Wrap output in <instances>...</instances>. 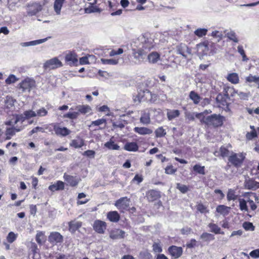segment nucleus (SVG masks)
<instances>
[{"instance_id":"obj_3","label":"nucleus","mask_w":259,"mask_h":259,"mask_svg":"<svg viewBox=\"0 0 259 259\" xmlns=\"http://www.w3.org/2000/svg\"><path fill=\"white\" fill-rule=\"evenodd\" d=\"M245 157L244 154L242 153H232L228 158L229 163H231L237 168L240 167L241 166Z\"/></svg>"},{"instance_id":"obj_53","label":"nucleus","mask_w":259,"mask_h":259,"mask_svg":"<svg viewBox=\"0 0 259 259\" xmlns=\"http://www.w3.org/2000/svg\"><path fill=\"white\" fill-rule=\"evenodd\" d=\"M153 250L156 253H160L162 251V247L160 242H154L152 245Z\"/></svg>"},{"instance_id":"obj_44","label":"nucleus","mask_w":259,"mask_h":259,"mask_svg":"<svg viewBox=\"0 0 259 259\" xmlns=\"http://www.w3.org/2000/svg\"><path fill=\"white\" fill-rule=\"evenodd\" d=\"M23 115H24V117H23V119L24 118L29 119L32 117H36V112L32 110L25 111L24 112Z\"/></svg>"},{"instance_id":"obj_59","label":"nucleus","mask_w":259,"mask_h":259,"mask_svg":"<svg viewBox=\"0 0 259 259\" xmlns=\"http://www.w3.org/2000/svg\"><path fill=\"white\" fill-rule=\"evenodd\" d=\"M177 188L182 193H185L188 190V188L187 186L180 183L177 184Z\"/></svg>"},{"instance_id":"obj_13","label":"nucleus","mask_w":259,"mask_h":259,"mask_svg":"<svg viewBox=\"0 0 259 259\" xmlns=\"http://www.w3.org/2000/svg\"><path fill=\"white\" fill-rule=\"evenodd\" d=\"M54 131L55 134L60 136L65 137L69 135L71 131L65 127H61L58 125H54Z\"/></svg>"},{"instance_id":"obj_43","label":"nucleus","mask_w":259,"mask_h":259,"mask_svg":"<svg viewBox=\"0 0 259 259\" xmlns=\"http://www.w3.org/2000/svg\"><path fill=\"white\" fill-rule=\"evenodd\" d=\"M155 134L156 138H161L164 137L166 132L162 126H160L155 130Z\"/></svg>"},{"instance_id":"obj_33","label":"nucleus","mask_w":259,"mask_h":259,"mask_svg":"<svg viewBox=\"0 0 259 259\" xmlns=\"http://www.w3.org/2000/svg\"><path fill=\"white\" fill-rule=\"evenodd\" d=\"M20 131V128H17L16 127L7 128L6 132V135L7 136L6 140H10L12 136L15 135L16 132H18Z\"/></svg>"},{"instance_id":"obj_8","label":"nucleus","mask_w":259,"mask_h":259,"mask_svg":"<svg viewBox=\"0 0 259 259\" xmlns=\"http://www.w3.org/2000/svg\"><path fill=\"white\" fill-rule=\"evenodd\" d=\"M49 241L52 244L62 243L63 241V237L58 232H52L48 237Z\"/></svg>"},{"instance_id":"obj_28","label":"nucleus","mask_w":259,"mask_h":259,"mask_svg":"<svg viewBox=\"0 0 259 259\" xmlns=\"http://www.w3.org/2000/svg\"><path fill=\"white\" fill-rule=\"evenodd\" d=\"M24 120L23 117L22 115H17L13 116V118L9 121L7 122L6 124L8 125H14L18 122H23Z\"/></svg>"},{"instance_id":"obj_48","label":"nucleus","mask_w":259,"mask_h":259,"mask_svg":"<svg viewBox=\"0 0 259 259\" xmlns=\"http://www.w3.org/2000/svg\"><path fill=\"white\" fill-rule=\"evenodd\" d=\"M227 198L229 201L235 200L237 198V195H235L234 190L231 189H229L227 195Z\"/></svg>"},{"instance_id":"obj_29","label":"nucleus","mask_w":259,"mask_h":259,"mask_svg":"<svg viewBox=\"0 0 259 259\" xmlns=\"http://www.w3.org/2000/svg\"><path fill=\"white\" fill-rule=\"evenodd\" d=\"M227 80L233 84H237L239 82L238 74L236 73H230L227 75Z\"/></svg>"},{"instance_id":"obj_60","label":"nucleus","mask_w":259,"mask_h":259,"mask_svg":"<svg viewBox=\"0 0 259 259\" xmlns=\"http://www.w3.org/2000/svg\"><path fill=\"white\" fill-rule=\"evenodd\" d=\"M36 241L38 244H42L44 241V233L42 232H39L36 234Z\"/></svg>"},{"instance_id":"obj_41","label":"nucleus","mask_w":259,"mask_h":259,"mask_svg":"<svg viewBox=\"0 0 259 259\" xmlns=\"http://www.w3.org/2000/svg\"><path fill=\"white\" fill-rule=\"evenodd\" d=\"M104 146L107 148L109 149L110 150H119V146L115 144L114 142L110 140L109 141L106 142Z\"/></svg>"},{"instance_id":"obj_9","label":"nucleus","mask_w":259,"mask_h":259,"mask_svg":"<svg viewBox=\"0 0 259 259\" xmlns=\"http://www.w3.org/2000/svg\"><path fill=\"white\" fill-rule=\"evenodd\" d=\"M93 227L98 233L104 234L106 229V223L100 220H96L94 222Z\"/></svg>"},{"instance_id":"obj_21","label":"nucleus","mask_w":259,"mask_h":259,"mask_svg":"<svg viewBox=\"0 0 259 259\" xmlns=\"http://www.w3.org/2000/svg\"><path fill=\"white\" fill-rule=\"evenodd\" d=\"M150 63H156L160 60V55L156 52H153L149 54L147 58Z\"/></svg>"},{"instance_id":"obj_22","label":"nucleus","mask_w":259,"mask_h":259,"mask_svg":"<svg viewBox=\"0 0 259 259\" xmlns=\"http://www.w3.org/2000/svg\"><path fill=\"white\" fill-rule=\"evenodd\" d=\"M64 179L68 184L71 186H75L78 183V180L75 177L70 176L66 174L64 175Z\"/></svg>"},{"instance_id":"obj_17","label":"nucleus","mask_w":259,"mask_h":259,"mask_svg":"<svg viewBox=\"0 0 259 259\" xmlns=\"http://www.w3.org/2000/svg\"><path fill=\"white\" fill-rule=\"evenodd\" d=\"M107 124V120L105 118H101L98 120L92 121L91 124L89 125L90 127H92L93 126H99V129L103 130L104 129Z\"/></svg>"},{"instance_id":"obj_15","label":"nucleus","mask_w":259,"mask_h":259,"mask_svg":"<svg viewBox=\"0 0 259 259\" xmlns=\"http://www.w3.org/2000/svg\"><path fill=\"white\" fill-rule=\"evenodd\" d=\"M168 251L171 256L177 258L182 255L183 249L181 247L172 246L168 248Z\"/></svg>"},{"instance_id":"obj_42","label":"nucleus","mask_w":259,"mask_h":259,"mask_svg":"<svg viewBox=\"0 0 259 259\" xmlns=\"http://www.w3.org/2000/svg\"><path fill=\"white\" fill-rule=\"evenodd\" d=\"M245 82L246 83H258L259 76L249 74V75L245 77Z\"/></svg>"},{"instance_id":"obj_18","label":"nucleus","mask_w":259,"mask_h":259,"mask_svg":"<svg viewBox=\"0 0 259 259\" xmlns=\"http://www.w3.org/2000/svg\"><path fill=\"white\" fill-rule=\"evenodd\" d=\"M109 236L112 239L123 238L125 236V232L121 230L115 229L111 231Z\"/></svg>"},{"instance_id":"obj_52","label":"nucleus","mask_w":259,"mask_h":259,"mask_svg":"<svg viewBox=\"0 0 259 259\" xmlns=\"http://www.w3.org/2000/svg\"><path fill=\"white\" fill-rule=\"evenodd\" d=\"M18 79L16 77L15 75L13 74H11L6 79V83L8 84H10L11 83H15L17 81Z\"/></svg>"},{"instance_id":"obj_25","label":"nucleus","mask_w":259,"mask_h":259,"mask_svg":"<svg viewBox=\"0 0 259 259\" xmlns=\"http://www.w3.org/2000/svg\"><path fill=\"white\" fill-rule=\"evenodd\" d=\"M107 217L109 220L112 222H117L120 219V215L116 211L109 212Z\"/></svg>"},{"instance_id":"obj_56","label":"nucleus","mask_w":259,"mask_h":259,"mask_svg":"<svg viewBox=\"0 0 259 259\" xmlns=\"http://www.w3.org/2000/svg\"><path fill=\"white\" fill-rule=\"evenodd\" d=\"M243 227L244 229L246 231H253L254 230V227L252 223L246 222L243 224Z\"/></svg>"},{"instance_id":"obj_10","label":"nucleus","mask_w":259,"mask_h":259,"mask_svg":"<svg viewBox=\"0 0 259 259\" xmlns=\"http://www.w3.org/2000/svg\"><path fill=\"white\" fill-rule=\"evenodd\" d=\"M143 96H142L141 94H139L137 97L139 102L145 100L143 97H145V99L150 101L151 102H154L156 100V96L155 94H152V93L149 91H146L143 93Z\"/></svg>"},{"instance_id":"obj_1","label":"nucleus","mask_w":259,"mask_h":259,"mask_svg":"<svg viewBox=\"0 0 259 259\" xmlns=\"http://www.w3.org/2000/svg\"><path fill=\"white\" fill-rule=\"evenodd\" d=\"M154 47L153 39L142 36L132 46L133 55L134 58L139 61L143 62L150 50Z\"/></svg>"},{"instance_id":"obj_12","label":"nucleus","mask_w":259,"mask_h":259,"mask_svg":"<svg viewBox=\"0 0 259 259\" xmlns=\"http://www.w3.org/2000/svg\"><path fill=\"white\" fill-rule=\"evenodd\" d=\"M244 186L247 189L255 190L259 188V183L248 178L245 180Z\"/></svg>"},{"instance_id":"obj_49","label":"nucleus","mask_w":259,"mask_h":259,"mask_svg":"<svg viewBox=\"0 0 259 259\" xmlns=\"http://www.w3.org/2000/svg\"><path fill=\"white\" fill-rule=\"evenodd\" d=\"M227 37L230 40L235 42H238V39L236 36V33L233 31H230L226 34Z\"/></svg>"},{"instance_id":"obj_11","label":"nucleus","mask_w":259,"mask_h":259,"mask_svg":"<svg viewBox=\"0 0 259 259\" xmlns=\"http://www.w3.org/2000/svg\"><path fill=\"white\" fill-rule=\"evenodd\" d=\"M177 53L187 58L188 54H191V50L184 44H181L177 47Z\"/></svg>"},{"instance_id":"obj_4","label":"nucleus","mask_w":259,"mask_h":259,"mask_svg":"<svg viewBox=\"0 0 259 259\" xmlns=\"http://www.w3.org/2000/svg\"><path fill=\"white\" fill-rule=\"evenodd\" d=\"M42 8V5L39 3L33 2L27 5V12L29 16H33L40 12Z\"/></svg>"},{"instance_id":"obj_20","label":"nucleus","mask_w":259,"mask_h":259,"mask_svg":"<svg viewBox=\"0 0 259 259\" xmlns=\"http://www.w3.org/2000/svg\"><path fill=\"white\" fill-rule=\"evenodd\" d=\"M65 61L70 65H74L77 63L76 55L74 53H70L65 56Z\"/></svg>"},{"instance_id":"obj_51","label":"nucleus","mask_w":259,"mask_h":259,"mask_svg":"<svg viewBox=\"0 0 259 259\" xmlns=\"http://www.w3.org/2000/svg\"><path fill=\"white\" fill-rule=\"evenodd\" d=\"M17 237V234H15L13 232H10L7 237V240L10 243H12L14 242Z\"/></svg>"},{"instance_id":"obj_2","label":"nucleus","mask_w":259,"mask_h":259,"mask_svg":"<svg viewBox=\"0 0 259 259\" xmlns=\"http://www.w3.org/2000/svg\"><path fill=\"white\" fill-rule=\"evenodd\" d=\"M223 117L216 114H212L206 117H203L201 122L207 125L219 126L223 124Z\"/></svg>"},{"instance_id":"obj_35","label":"nucleus","mask_w":259,"mask_h":259,"mask_svg":"<svg viewBox=\"0 0 259 259\" xmlns=\"http://www.w3.org/2000/svg\"><path fill=\"white\" fill-rule=\"evenodd\" d=\"M189 97V98L193 101L194 104L196 105L199 103L201 99L199 95L193 91L190 92Z\"/></svg>"},{"instance_id":"obj_39","label":"nucleus","mask_w":259,"mask_h":259,"mask_svg":"<svg viewBox=\"0 0 259 259\" xmlns=\"http://www.w3.org/2000/svg\"><path fill=\"white\" fill-rule=\"evenodd\" d=\"M75 109L82 114H85L89 112L91 109L88 105H79L76 106Z\"/></svg>"},{"instance_id":"obj_27","label":"nucleus","mask_w":259,"mask_h":259,"mask_svg":"<svg viewBox=\"0 0 259 259\" xmlns=\"http://www.w3.org/2000/svg\"><path fill=\"white\" fill-rule=\"evenodd\" d=\"M101 9L98 8L97 6L94 5V4L90 3L88 7L84 9L85 13L90 14L92 13H100Z\"/></svg>"},{"instance_id":"obj_57","label":"nucleus","mask_w":259,"mask_h":259,"mask_svg":"<svg viewBox=\"0 0 259 259\" xmlns=\"http://www.w3.org/2000/svg\"><path fill=\"white\" fill-rule=\"evenodd\" d=\"M48 113L47 110L44 107L41 108L39 110L36 111V117H42L46 115Z\"/></svg>"},{"instance_id":"obj_19","label":"nucleus","mask_w":259,"mask_h":259,"mask_svg":"<svg viewBox=\"0 0 259 259\" xmlns=\"http://www.w3.org/2000/svg\"><path fill=\"white\" fill-rule=\"evenodd\" d=\"M134 131L140 135H147L152 134V130L146 127H135Z\"/></svg>"},{"instance_id":"obj_55","label":"nucleus","mask_w":259,"mask_h":259,"mask_svg":"<svg viewBox=\"0 0 259 259\" xmlns=\"http://www.w3.org/2000/svg\"><path fill=\"white\" fill-rule=\"evenodd\" d=\"M197 209L202 213H206L209 212L207 207L202 204H198L197 205Z\"/></svg>"},{"instance_id":"obj_62","label":"nucleus","mask_w":259,"mask_h":259,"mask_svg":"<svg viewBox=\"0 0 259 259\" xmlns=\"http://www.w3.org/2000/svg\"><path fill=\"white\" fill-rule=\"evenodd\" d=\"M177 171V168H174L172 165L167 166L165 168V172L166 174L171 175Z\"/></svg>"},{"instance_id":"obj_16","label":"nucleus","mask_w":259,"mask_h":259,"mask_svg":"<svg viewBox=\"0 0 259 259\" xmlns=\"http://www.w3.org/2000/svg\"><path fill=\"white\" fill-rule=\"evenodd\" d=\"M82 226V222L76 220L71 221L68 223L69 231L71 233H74L76 230L80 228Z\"/></svg>"},{"instance_id":"obj_26","label":"nucleus","mask_w":259,"mask_h":259,"mask_svg":"<svg viewBox=\"0 0 259 259\" xmlns=\"http://www.w3.org/2000/svg\"><path fill=\"white\" fill-rule=\"evenodd\" d=\"M231 207L224 205H220L217 206L216 211L221 214L226 216L228 215L230 211Z\"/></svg>"},{"instance_id":"obj_14","label":"nucleus","mask_w":259,"mask_h":259,"mask_svg":"<svg viewBox=\"0 0 259 259\" xmlns=\"http://www.w3.org/2000/svg\"><path fill=\"white\" fill-rule=\"evenodd\" d=\"M146 197L149 202L155 201L160 197V192L155 190H149L146 193Z\"/></svg>"},{"instance_id":"obj_32","label":"nucleus","mask_w":259,"mask_h":259,"mask_svg":"<svg viewBox=\"0 0 259 259\" xmlns=\"http://www.w3.org/2000/svg\"><path fill=\"white\" fill-rule=\"evenodd\" d=\"M65 0H55L54 5V8L56 13L60 15L63 4Z\"/></svg>"},{"instance_id":"obj_58","label":"nucleus","mask_w":259,"mask_h":259,"mask_svg":"<svg viewBox=\"0 0 259 259\" xmlns=\"http://www.w3.org/2000/svg\"><path fill=\"white\" fill-rule=\"evenodd\" d=\"M139 259H153L151 254L147 252L144 251L141 252L139 255Z\"/></svg>"},{"instance_id":"obj_64","label":"nucleus","mask_w":259,"mask_h":259,"mask_svg":"<svg viewBox=\"0 0 259 259\" xmlns=\"http://www.w3.org/2000/svg\"><path fill=\"white\" fill-rule=\"evenodd\" d=\"M198 48L199 50H201L202 51L204 52V55L206 54L207 51H208V48L207 45L204 43L198 45Z\"/></svg>"},{"instance_id":"obj_50","label":"nucleus","mask_w":259,"mask_h":259,"mask_svg":"<svg viewBox=\"0 0 259 259\" xmlns=\"http://www.w3.org/2000/svg\"><path fill=\"white\" fill-rule=\"evenodd\" d=\"M234 93L236 94L238 97L242 100H247L250 96L249 93H244L238 91H235Z\"/></svg>"},{"instance_id":"obj_36","label":"nucleus","mask_w":259,"mask_h":259,"mask_svg":"<svg viewBox=\"0 0 259 259\" xmlns=\"http://www.w3.org/2000/svg\"><path fill=\"white\" fill-rule=\"evenodd\" d=\"M208 227L210 229V231L211 232H213L216 234H224V233L223 232H221V228L215 224L214 223H209L208 225Z\"/></svg>"},{"instance_id":"obj_34","label":"nucleus","mask_w":259,"mask_h":259,"mask_svg":"<svg viewBox=\"0 0 259 259\" xmlns=\"http://www.w3.org/2000/svg\"><path fill=\"white\" fill-rule=\"evenodd\" d=\"M180 114V112L178 110H168L167 112V118L169 120L179 117Z\"/></svg>"},{"instance_id":"obj_45","label":"nucleus","mask_w":259,"mask_h":259,"mask_svg":"<svg viewBox=\"0 0 259 259\" xmlns=\"http://www.w3.org/2000/svg\"><path fill=\"white\" fill-rule=\"evenodd\" d=\"M83 142L81 140H74L71 141L70 146L75 148H81L83 145Z\"/></svg>"},{"instance_id":"obj_61","label":"nucleus","mask_w":259,"mask_h":259,"mask_svg":"<svg viewBox=\"0 0 259 259\" xmlns=\"http://www.w3.org/2000/svg\"><path fill=\"white\" fill-rule=\"evenodd\" d=\"M221 155L223 157H228L229 155V151L225 147H221L220 149Z\"/></svg>"},{"instance_id":"obj_7","label":"nucleus","mask_w":259,"mask_h":259,"mask_svg":"<svg viewBox=\"0 0 259 259\" xmlns=\"http://www.w3.org/2000/svg\"><path fill=\"white\" fill-rule=\"evenodd\" d=\"M35 81L30 78H26L20 83V87L22 92H30L31 89L34 86Z\"/></svg>"},{"instance_id":"obj_30","label":"nucleus","mask_w":259,"mask_h":259,"mask_svg":"<svg viewBox=\"0 0 259 259\" xmlns=\"http://www.w3.org/2000/svg\"><path fill=\"white\" fill-rule=\"evenodd\" d=\"M139 147L135 142L127 143L124 146V149L128 151H137L138 150Z\"/></svg>"},{"instance_id":"obj_63","label":"nucleus","mask_w":259,"mask_h":259,"mask_svg":"<svg viewBox=\"0 0 259 259\" xmlns=\"http://www.w3.org/2000/svg\"><path fill=\"white\" fill-rule=\"evenodd\" d=\"M211 36L221 40L223 38V34L221 32H220L218 30L213 31L211 33Z\"/></svg>"},{"instance_id":"obj_38","label":"nucleus","mask_w":259,"mask_h":259,"mask_svg":"<svg viewBox=\"0 0 259 259\" xmlns=\"http://www.w3.org/2000/svg\"><path fill=\"white\" fill-rule=\"evenodd\" d=\"M101 62L104 65H115L118 63V59H101Z\"/></svg>"},{"instance_id":"obj_37","label":"nucleus","mask_w":259,"mask_h":259,"mask_svg":"<svg viewBox=\"0 0 259 259\" xmlns=\"http://www.w3.org/2000/svg\"><path fill=\"white\" fill-rule=\"evenodd\" d=\"M200 238L203 241L206 242H209L214 239V237L213 234L207 232L203 233L200 235Z\"/></svg>"},{"instance_id":"obj_5","label":"nucleus","mask_w":259,"mask_h":259,"mask_svg":"<svg viewBox=\"0 0 259 259\" xmlns=\"http://www.w3.org/2000/svg\"><path fill=\"white\" fill-rule=\"evenodd\" d=\"M130 198L127 197H123L116 201L115 205L120 211L123 212L130 207Z\"/></svg>"},{"instance_id":"obj_31","label":"nucleus","mask_w":259,"mask_h":259,"mask_svg":"<svg viewBox=\"0 0 259 259\" xmlns=\"http://www.w3.org/2000/svg\"><path fill=\"white\" fill-rule=\"evenodd\" d=\"M230 99L229 95L226 93L224 95H219L217 97V100L218 102H220L222 105L227 104V101Z\"/></svg>"},{"instance_id":"obj_40","label":"nucleus","mask_w":259,"mask_h":259,"mask_svg":"<svg viewBox=\"0 0 259 259\" xmlns=\"http://www.w3.org/2000/svg\"><path fill=\"white\" fill-rule=\"evenodd\" d=\"M239 208L241 211L248 212V208L247 205L248 203L247 200H246L244 199H239Z\"/></svg>"},{"instance_id":"obj_46","label":"nucleus","mask_w":259,"mask_h":259,"mask_svg":"<svg viewBox=\"0 0 259 259\" xmlns=\"http://www.w3.org/2000/svg\"><path fill=\"white\" fill-rule=\"evenodd\" d=\"M207 32V29L205 28H198L194 31V34L197 36L201 37L205 36Z\"/></svg>"},{"instance_id":"obj_47","label":"nucleus","mask_w":259,"mask_h":259,"mask_svg":"<svg viewBox=\"0 0 259 259\" xmlns=\"http://www.w3.org/2000/svg\"><path fill=\"white\" fill-rule=\"evenodd\" d=\"M193 170L199 174L205 175V167L199 164H196L193 166Z\"/></svg>"},{"instance_id":"obj_23","label":"nucleus","mask_w":259,"mask_h":259,"mask_svg":"<svg viewBox=\"0 0 259 259\" xmlns=\"http://www.w3.org/2000/svg\"><path fill=\"white\" fill-rule=\"evenodd\" d=\"M49 189L53 192L62 190L64 189V183L62 181H58L56 183L50 185Z\"/></svg>"},{"instance_id":"obj_54","label":"nucleus","mask_w":259,"mask_h":259,"mask_svg":"<svg viewBox=\"0 0 259 259\" xmlns=\"http://www.w3.org/2000/svg\"><path fill=\"white\" fill-rule=\"evenodd\" d=\"M78 112H69L63 115L64 118H68L71 119H76L78 116Z\"/></svg>"},{"instance_id":"obj_6","label":"nucleus","mask_w":259,"mask_h":259,"mask_svg":"<svg viewBox=\"0 0 259 259\" xmlns=\"http://www.w3.org/2000/svg\"><path fill=\"white\" fill-rule=\"evenodd\" d=\"M62 66V63L57 57H55L47 60L45 63L44 67L45 69H55Z\"/></svg>"},{"instance_id":"obj_24","label":"nucleus","mask_w":259,"mask_h":259,"mask_svg":"<svg viewBox=\"0 0 259 259\" xmlns=\"http://www.w3.org/2000/svg\"><path fill=\"white\" fill-rule=\"evenodd\" d=\"M150 115L149 112L143 111L142 112V115L140 117V120L141 123L143 124L147 125L150 123Z\"/></svg>"}]
</instances>
